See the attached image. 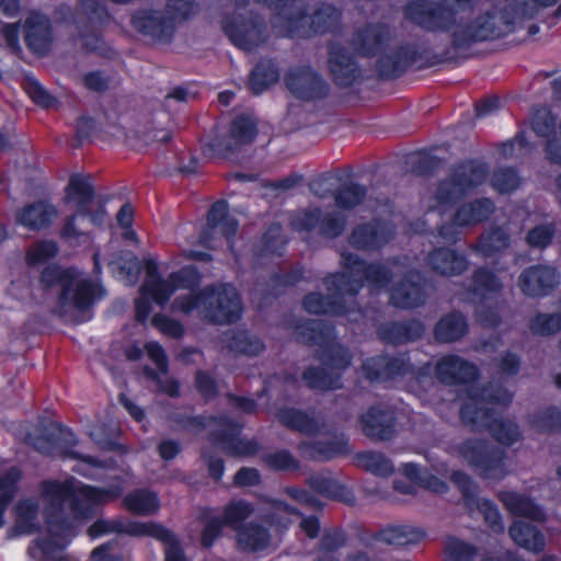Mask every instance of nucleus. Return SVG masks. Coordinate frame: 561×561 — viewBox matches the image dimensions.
Wrapping results in <instances>:
<instances>
[{"mask_svg": "<svg viewBox=\"0 0 561 561\" xmlns=\"http://www.w3.org/2000/svg\"><path fill=\"white\" fill-rule=\"evenodd\" d=\"M425 535L421 527L398 524L383 527L375 535V539L388 546L403 547L421 542Z\"/></svg>", "mask_w": 561, "mask_h": 561, "instance_id": "nucleus-32", "label": "nucleus"}, {"mask_svg": "<svg viewBox=\"0 0 561 561\" xmlns=\"http://www.w3.org/2000/svg\"><path fill=\"white\" fill-rule=\"evenodd\" d=\"M25 43L33 53L46 55L53 43L51 24L46 15L36 11L28 14L25 20Z\"/></svg>", "mask_w": 561, "mask_h": 561, "instance_id": "nucleus-26", "label": "nucleus"}, {"mask_svg": "<svg viewBox=\"0 0 561 561\" xmlns=\"http://www.w3.org/2000/svg\"><path fill=\"white\" fill-rule=\"evenodd\" d=\"M21 472L12 467L5 473L0 474V527L3 525V514L7 505L14 494V484L20 479Z\"/></svg>", "mask_w": 561, "mask_h": 561, "instance_id": "nucleus-54", "label": "nucleus"}, {"mask_svg": "<svg viewBox=\"0 0 561 561\" xmlns=\"http://www.w3.org/2000/svg\"><path fill=\"white\" fill-rule=\"evenodd\" d=\"M424 263L430 271L444 277L459 276L469 268L467 256L448 247L431 250L424 257Z\"/></svg>", "mask_w": 561, "mask_h": 561, "instance_id": "nucleus-25", "label": "nucleus"}, {"mask_svg": "<svg viewBox=\"0 0 561 561\" xmlns=\"http://www.w3.org/2000/svg\"><path fill=\"white\" fill-rule=\"evenodd\" d=\"M341 273L328 276L325 284L329 289L333 287L340 294L356 296L364 287V282L375 288H385L389 282L404 272L405 265L398 260L366 263L357 254L342 251L340 254Z\"/></svg>", "mask_w": 561, "mask_h": 561, "instance_id": "nucleus-5", "label": "nucleus"}, {"mask_svg": "<svg viewBox=\"0 0 561 561\" xmlns=\"http://www.w3.org/2000/svg\"><path fill=\"white\" fill-rule=\"evenodd\" d=\"M512 243L511 233L505 226H492L480 234L470 250L484 259L506 251Z\"/></svg>", "mask_w": 561, "mask_h": 561, "instance_id": "nucleus-28", "label": "nucleus"}, {"mask_svg": "<svg viewBox=\"0 0 561 561\" xmlns=\"http://www.w3.org/2000/svg\"><path fill=\"white\" fill-rule=\"evenodd\" d=\"M371 365L385 368V380L405 375L412 370V365L405 354L393 357L381 355L380 359L373 362Z\"/></svg>", "mask_w": 561, "mask_h": 561, "instance_id": "nucleus-53", "label": "nucleus"}, {"mask_svg": "<svg viewBox=\"0 0 561 561\" xmlns=\"http://www.w3.org/2000/svg\"><path fill=\"white\" fill-rule=\"evenodd\" d=\"M495 211V204L486 197L476 198L460 205L453 216L457 227L476 226L488 220Z\"/></svg>", "mask_w": 561, "mask_h": 561, "instance_id": "nucleus-30", "label": "nucleus"}, {"mask_svg": "<svg viewBox=\"0 0 561 561\" xmlns=\"http://www.w3.org/2000/svg\"><path fill=\"white\" fill-rule=\"evenodd\" d=\"M328 277L324 278L325 283ZM329 295L324 296L321 293H311L304 299L302 306L309 313H331V314H343L347 311L345 307V297H350L348 294H340L333 287L329 289L324 284Z\"/></svg>", "mask_w": 561, "mask_h": 561, "instance_id": "nucleus-29", "label": "nucleus"}, {"mask_svg": "<svg viewBox=\"0 0 561 561\" xmlns=\"http://www.w3.org/2000/svg\"><path fill=\"white\" fill-rule=\"evenodd\" d=\"M164 11L169 18H174V24L187 20L197 13L194 0H167Z\"/></svg>", "mask_w": 561, "mask_h": 561, "instance_id": "nucleus-61", "label": "nucleus"}, {"mask_svg": "<svg viewBox=\"0 0 561 561\" xmlns=\"http://www.w3.org/2000/svg\"><path fill=\"white\" fill-rule=\"evenodd\" d=\"M310 486L318 493L341 501L352 503L354 496L328 472H319L309 477Z\"/></svg>", "mask_w": 561, "mask_h": 561, "instance_id": "nucleus-44", "label": "nucleus"}, {"mask_svg": "<svg viewBox=\"0 0 561 561\" xmlns=\"http://www.w3.org/2000/svg\"><path fill=\"white\" fill-rule=\"evenodd\" d=\"M94 197V190L85 176L73 175L66 187V199L73 202L79 216L88 215V205Z\"/></svg>", "mask_w": 561, "mask_h": 561, "instance_id": "nucleus-41", "label": "nucleus"}, {"mask_svg": "<svg viewBox=\"0 0 561 561\" xmlns=\"http://www.w3.org/2000/svg\"><path fill=\"white\" fill-rule=\"evenodd\" d=\"M400 471L409 479L414 481L417 485L423 486L435 493H444L448 486L446 482L438 479L435 476L428 473L425 469L419 467L415 463H404Z\"/></svg>", "mask_w": 561, "mask_h": 561, "instance_id": "nucleus-47", "label": "nucleus"}, {"mask_svg": "<svg viewBox=\"0 0 561 561\" xmlns=\"http://www.w3.org/2000/svg\"><path fill=\"white\" fill-rule=\"evenodd\" d=\"M242 214V206L234 201L220 199L213 204L208 211L207 224L201 230L198 243L213 249L221 238H225L229 244L234 259L239 261L242 253L236 249L233 237L238 230V220L230 213Z\"/></svg>", "mask_w": 561, "mask_h": 561, "instance_id": "nucleus-9", "label": "nucleus"}, {"mask_svg": "<svg viewBox=\"0 0 561 561\" xmlns=\"http://www.w3.org/2000/svg\"><path fill=\"white\" fill-rule=\"evenodd\" d=\"M147 277L142 283V291L149 294L157 305H164L178 288H191L201 283V274L194 265H188L171 273L167 279L158 274L153 261L146 263Z\"/></svg>", "mask_w": 561, "mask_h": 561, "instance_id": "nucleus-12", "label": "nucleus"}, {"mask_svg": "<svg viewBox=\"0 0 561 561\" xmlns=\"http://www.w3.org/2000/svg\"><path fill=\"white\" fill-rule=\"evenodd\" d=\"M530 424L536 431L542 433L561 430V411L558 409L538 411L530 416Z\"/></svg>", "mask_w": 561, "mask_h": 561, "instance_id": "nucleus-55", "label": "nucleus"}, {"mask_svg": "<svg viewBox=\"0 0 561 561\" xmlns=\"http://www.w3.org/2000/svg\"><path fill=\"white\" fill-rule=\"evenodd\" d=\"M474 8L476 0H415L405 5L404 14L425 31L450 33L456 47L504 36L517 23L536 15L535 4L527 0H508L503 10L492 9L465 22V15Z\"/></svg>", "mask_w": 561, "mask_h": 561, "instance_id": "nucleus-1", "label": "nucleus"}, {"mask_svg": "<svg viewBox=\"0 0 561 561\" xmlns=\"http://www.w3.org/2000/svg\"><path fill=\"white\" fill-rule=\"evenodd\" d=\"M560 284V273L556 267L536 264L525 268L517 278V287L529 298L547 296Z\"/></svg>", "mask_w": 561, "mask_h": 561, "instance_id": "nucleus-18", "label": "nucleus"}, {"mask_svg": "<svg viewBox=\"0 0 561 561\" xmlns=\"http://www.w3.org/2000/svg\"><path fill=\"white\" fill-rule=\"evenodd\" d=\"M69 482L45 481L42 483V497L45 502V516L49 536L36 540L30 547L28 553L35 561H68L65 547L72 534L71 518L88 515L89 508L81 505L80 500L72 493Z\"/></svg>", "mask_w": 561, "mask_h": 561, "instance_id": "nucleus-2", "label": "nucleus"}, {"mask_svg": "<svg viewBox=\"0 0 561 561\" xmlns=\"http://www.w3.org/2000/svg\"><path fill=\"white\" fill-rule=\"evenodd\" d=\"M284 80L288 91L302 101L320 100L329 93V84L324 78L310 66L289 68Z\"/></svg>", "mask_w": 561, "mask_h": 561, "instance_id": "nucleus-16", "label": "nucleus"}, {"mask_svg": "<svg viewBox=\"0 0 561 561\" xmlns=\"http://www.w3.org/2000/svg\"><path fill=\"white\" fill-rule=\"evenodd\" d=\"M119 534H127L136 537L150 536L161 541H169L171 539V531L154 523H125L121 520Z\"/></svg>", "mask_w": 561, "mask_h": 561, "instance_id": "nucleus-50", "label": "nucleus"}, {"mask_svg": "<svg viewBox=\"0 0 561 561\" xmlns=\"http://www.w3.org/2000/svg\"><path fill=\"white\" fill-rule=\"evenodd\" d=\"M105 295L104 289L83 273L75 270L65 280L58 297V308L61 316L71 311L85 312L96 300Z\"/></svg>", "mask_w": 561, "mask_h": 561, "instance_id": "nucleus-13", "label": "nucleus"}, {"mask_svg": "<svg viewBox=\"0 0 561 561\" xmlns=\"http://www.w3.org/2000/svg\"><path fill=\"white\" fill-rule=\"evenodd\" d=\"M424 333V325L419 320L407 322H389L378 330L381 340L391 344H404L420 339Z\"/></svg>", "mask_w": 561, "mask_h": 561, "instance_id": "nucleus-35", "label": "nucleus"}, {"mask_svg": "<svg viewBox=\"0 0 561 561\" xmlns=\"http://www.w3.org/2000/svg\"><path fill=\"white\" fill-rule=\"evenodd\" d=\"M508 535L517 546L527 551L540 553L545 550V536L537 527L530 524L516 520L510 526Z\"/></svg>", "mask_w": 561, "mask_h": 561, "instance_id": "nucleus-38", "label": "nucleus"}, {"mask_svg": "<svg viewBox=\"0 0 561 561\" xmlns=\"http://www.w3.org/2000/svg\"><path fill=\"white\" fill-rule=\"evenodd\" d=\"M451 481L462 493L465 503L470 511L481 513L493 533H504L505 526L497 506L492 501L479 496V485L470 476L462 471H456L451 474Z\"/></svg>", "mask_w": 561, "mask_h": 561, "instance_id": "nucleus-14", "label": "nucleus"}, {"mask_svg": "<svg viewBox=\"0 0 561 561\" xmlns=\"http://www.w3.org/2000/svg\"><path fill=\"white\" fill-rule=\"evenodd\" d=\"M401 275L402 278L390 289V304L401 309H411L423 305L426 295L421 284V274L416 271H408L404 267Z\"/></svg>", "mask_w": 561, "mask_h": 561, "instance_id": "nucleus-23", "label": "nucleus"}, {"mask_svg": "<svg viewBox=\"0 0 561 561\" xmlns=\"http://www.w3.org/2000/svg\"><path fill=\"white\" fill-rule=\"evenodd\" d=\"M478 367L467 359L448 354L435 364L434 375L444 385L458 386L473 381L478 377Z\"/></svg>", "mask_w": 561, "mask_h": 561, "instance_id": "nucleus-24", "label": "nucleus"}, {"mask_svg": "<svg viewBox=\"0 0 561 561\" xmlns=\"http://www.w3.org/2000/svg\"><path fill=\"white\" fill-rule=\"evenodd\" d=\"M297 339L302 343L318 344L323 348L319 358L324 367H312L305 371L304 380L307 386L320 390L340 388V370L350 366L351 355L335 341L332 329L317 320L307 321L297 328Z\"/></svg>", "mask_w": 561, "mask_h": 561, "instance_id": "nucleus-4", "label": "nucleus"}, {"mask_svg": "<svg viewBox=\"0 0 561 561\" xmlns=\"http://www.w3.org/2000/svg\"><path fill=\"white\" fill-rule=\"evenodd\" d=\"M366 194L364 185L346 182L334 193L335 205L342 209H352L364 202Z\"/></svg>", "mask_w": 561, "mask_h": 561, "instance_id": "nucleus-49", "label": "nucleus"}, {"mask_svg": "<svg viewBox=\"0 0 561 561\" xmlns=\"http://www.w3.org/2000/svg\"><path fill=\"white\" fill-rule=\"evenodd\" d=\"M266 466L274 470L291 471L299 468V461L287 450H277L263 457Z\"/></svg>", "mask_w": 561, "mask_h": 561, "instance_id": "nucleus-62", "label": "nucleus"}, {"mask_svg": "<svg viewBox=\"0 0 561 561\" xmlns=\"http://www.w3.org/2000/svg\"><path fill=\"white\" fill-rule=\"evenodd\" d=\"M393 39L392 28L382 22L365 23L353 33L351 44L362 56H375L381 53Z\"/></svg>", "mask_w": 561, "mask_h": 561, "instance_id": "nucleus-20", "label": "nucleus"}, {"mask_svg": "<svg viewBox=\"0 0 561 561\" xmlns=\"http://www.w3.org/2000/svg\"><path fill=\"white\" fill-rule=\"evenodd\" d=\"M245 147V114L234 116L225 130H215L211 138L204 145L215 156L229 161H238Z\"/></svg>", "mask_w": 561, "mask_h": 561, "instance_id": "nucleus-15", "label": "nucleus"}, {"mask_svg": "<svg viewBox=\"0 0 561 561\" xmlns=\"http://www.w3.org/2000/svg\"><path fill=\"white\" fill-rule=\"evenodd\" d=\"M534 334L550 336L561 331V312L538 313L529 321Z\"/></svg>", "mask_w": 561, "mask_h": 561, "instance_id": "nucleus-52", "label": "nucleus"}, {"mask_svg": "<svg viewBox=\"0 0 561 561\" xmlns=\"http://www.w3.org/2000/svg\"><path fill=\"white\" fill-rule=\"evenodd\" d=\"M57 214L55 206L39 201L21 208L15 215V221L30 230H39L47 227Z\"/></svg>", "mask_w": 561, "mask_h": 561, "instance_id": "nucleus-34", "label": "nucleus"}, {"mask_svg": "<svg viewBox=\"0 0 561 561\" xmlns=\"http://www.w3.org/2000/svg\"><path fill=\"white\" fill-rule=\"evenodd\" d=\"M15 520L12 527V536L26 535L41 528L39 505L33 499L21 500L15 505Z\"/></svg>", "mask_w": 561, "mask_h": 561, "instance_id": "nucleus-36", "label": "nucleus"}, {"mask_svg": "<svg viewBox=\"0 0 561 561\" xmlns=\"http://www.w3.org/2000/svg\"><path fill=\"white\" fill-rule=\"evenodd\" d=\"M450 454L474 468L483 479L499 481L508 473L506 451L485 439L467 438L454 443Z\"/></svg>", "mask_w": 561, "mask_h": 561, "instance_id": "nucleus-7", "label": "nucleus"}, {"mask_svg": "<svg viewBox=\"0 0 561 561\" xmlns=\"http://www.w3.org/2000/svg\"><path fill=\"white\" fill-rule=\"evenodd\" d=\"M444 551L448 561H473L476 549L455 538L447 537L444 541Z\"/></svg>", "mask_w": 561, "mask_h": 561, "instance_id": "nucleus-57", "label": "nucleus"}, {"mask_svg": "<svg viewBox=\"0 0 561 561\" xmlns=\"http://www.w3.org/2000/svg\"><path fill=\"white\" fill-rule=\"evenodd\" d=\"M468 329L466 318L453 312L444 316L435 327V339L442 343H450L461 339Z\"/></svg>", "mask_w": 561, "mask_h": 561, "instance_id": "nucleus-43", "label": "nucleus"}, {"mask_svg": "<svg viewBox=\"0 0 561 561\" xmlns=\"http://www.w3.org/2000/svg\"><path fill=\"white\" fill-rule=\"evenodd\" d=\"M28 445L46 456H60L81 460L76 470L84 476H90L89 470L82 468L83 465L95 468H104L106 463L94 457L81 455L70 449L77 440L75 434L61 427L58 424H50L41 434L31 433L25 437Z\"/></svg>", "mask_w": 561, "mask_h": 561, "instance_id": "nucleus-8", "label": "nucleus"}, {"mask_svg": "<svg viewBox=\"0 0 561 561\" xmlns=\"http://www.w3.org/2000/svg\"><path fill=\"white\" fill-rule=\"evenodd\" d=\"M213 9L221 15V27L230 42L245 50V0H215Z\"/></svg>", "mask_w": 561, "mask_h": 561, "instance_id": "nucleus-19", "label": "nucleus"}, {"mask_svg": "<svg viewBox=\"0 0 561 561\" xmlns=\"http://www.w3.org/2000/svg\"><path fill=\"white\" fill-rule=\"evenodd\" d=\"M533 130L540 137H550L556 131V118L550 110L540 106L535 110L531 121Z\"/></svg>", "mask_w": 561, "mask_h": 561, "instance_id": "nucleus-60", "label": "nucleus"}, {"mask_svg": "<svg viewBox=\"0 0 561 561\" xmlns=\"http://www.w3.org/2000/svg\"><path fill=\"white\" fill-rule=\"evenodd\" d=\"M289 224L298 232L314 233L333 240L343 234L347 219L336 210L324 211L320 207H306L293 211Z\"/></svg>", "mask_w": 561, "mask_h": 561, "instance_id": "nucleus-11", "label": "nucleus"}, {"mask_svg": "<svg viewBox=\"0 0 561 561\" xmlns=\"http://www.w3.org/2000/svg\"><path fill=\"white\" fill-rule=\"evenodd\" d=\"M75 268L64 270L59 266H47L41 275V284L45 288L58 285L60 290L64 288L65 280L72 275Z\"/></svg>", "mask_w": 561, "mask_h": 561, "instance_id": "nucleus-64", "label": "nucleus"}, {"mask_svg": "<svg viewBox=\"0 0 561 561\" xmlns=\"http://www.w3.org/2000/svg\"><path fill=\"white\" fill-rule=\"evenodd\" d=\"M134 27L154 41L168 43L175 33L174 18H169L164 10H139L133 18Z\"/></svg>", "mask_w": 561, "mask_h": 561, "instance_id": "nucleus-22", "label": "nucleus"}, {"mask_svg": "<svg viewBox=\"0 0 561 561\" xmlns=\"http://www.w3.org/2000/svg\"><path fill=\"white\" fill-rule=\"evenodd\" d=\"M416 53L413 47L407 45L393 50L391 54L378 60V70L385 78L400 76L411 64L415 61Z\"/></svg>", "mask_w": 561, "mask_h": 561, "instance_id": "nucleus-39", "label": "nucleus"}, {"mask_svg": "<svg viewBox=\"0 0 561 561\" xmlns=\"http://www.w3.org/2000/svg\"><path fill=\"white\" fill-rule=\"evenodd\" d=\"M329 67L336 84L351 85L359 76L355 59L339 44H332L329 49Z\"/></svg>", "mask_w": 561, "mask_h": 561, "instance_id": "nucleus-27", "label": "nucleus"}, {"mask_svg": "<svg viewBox=\"0 0 561 561\" xmlns=\"http://www.w3.org/2000/svg\"><path fill=\"white\" fill-rule=\"evenodd\" d=\"M488 173L486 164L478 161H466L454 165L435 192L436 204L447 205L462 198L484 183Z\"/></svg>", "mask_w": 561, "mask_h": 561, "instance_id": "nucleus-10", "label": "nucleus"}, {"mask_svg": "<svg viewBox=\"0 0 561 561\" xmlns=\"http://www.w3.org/2000/svg\"><path fill=\"white\" fill-rule=\"evenodd\" d=\"M393 237L392 225L374 219L354 226L347 237V242L356 250L374 252L388 244Z\"/></svg>", "mask_w": 561, "mask_h": 561, "instance_id": "nucleus-17", "label": "nucleus"}, {"mask_svg": "<svg viewBox=\"0 0 561 561\" xmlns=\"http://www.w3.org/2000/svg\"><path fill=\"white\" fill-rule=\"evenodd\" d=\"M499 499L504 507L513 515L523 516L538 523H543L547 518L543 510L524 494L513 491H502L499 494Z\"/></svg>", "mask_w": 561, "mask_h": 561, "instance_id": "nucleus-33", "label": "nucleus"}, {"mask_svg": "<svg viewBox=\"0 0 561 561\" xmlns=\"http://www.w3.org/2000/svg\"><path fill=\"white\" fill-rule=\"evenodd\" d=\"M279 72L272 60H261L252 70L250 84L252 92L261 94L278 81Z\"/></svg>", "mask_w": 561, "mask_h": 561, "instance_id": "nucleus-45", "label": "nucleus"}, {"mask_svg": "<svg viewBox=\"0 0 561 561\" xmlns=\"http://www.w3.org/2000/svg\"><path fill=\"white\" fill-rule=\"evenodd\" d=\"M277 417L283 425L306 435H313L323 426L316 416L295 409H283L278 412Z\"/></svg>", "mask_w": 561, "mask_h": 561, "instance_id": "nucleus-40", "label": "nucleus"}, {"mask_svg": "<svg viewBox=\"0 0 561 561\" xmlns=\"http://www.w3.org/2000/svg\"><path fill=\"white\" fill-rule=\"evenodd\" d=\"M174 311L190 313L198 311L201 317L214 324L225 325L242 317L243 304L237 289L230 284L206 286L196 294L180 296L172 302Z\"/></svg>", "mask_w": 561, "mask_h": 561, "instance_id": "nucleus-6", "label": "nucleus"}, {"mask_svg": "<svg viewBox=\"0 0 561 561\" xmlns=\"http://www.w3.org/2000/svg\"><path fill=\"white\" fill-rule=\"evenodd\" d=\"M23 89L27 95L42 107H53L56 99L33 77H25Z\"/></svg>", "mask_w": 561, "mask_h": 561, "instance_id": "nucleus-59", "label": "nucleus"}, {"mask_svg": "<svg viewBox=\"0 0 561 561\" xmlns=\"http://www.w3.org/2000/svg\"><path fill=\"white\" fill-rule=\"evenodd\" d=\"M242 426L228 417H221L214 436L222 450L230 456H241L245 453V444L240 438Z\"/></svg>", "mask_w": 561, "mask_h": 561, "instance_id": "nucleus-37", "label": "nucleus"}, {"mask_svg": "<svg viewBox=\"0 0 561 561\" xmlns=\"http://www.w3.org/2000/svg\"><path fill=\"white\" fill-rule=\"evenodd\" d=\"M503 289V283L500 277L488 267H478L471 276L470 291L472 295L484 299L492 295H497Z\"/></svg>", "mask_w": 561, "mask_h": 561, "instance_id": "nucleus-42", "label": "nucleus"}, {"mask_svg": "<svg viewBox=\"0 0 561 561\" xmlns=\"http://www.w3.org/2000/svg\"><path fill=\"white\" fill-rule=\"evenodd\" d=\"M57 245L54 241H41L33 244L26 255L30 265H39L57 253Z\"/></svg>", "mask_w": 561, "mask_h": 561, "instance_id": "nucleus-63", "label": "nucleus"}, {"mask_svg": "<svg viewBox=\"0 0 561 561\" xmlns=\"http://www.w3.org/2000/svg\"><path fill=\"white\" fill-rule=\"evenodd\" d=\"M298 448L304 457L314 460H330L350 451L347 438L343 434L327 442H304Z\"/></svg>", "mask_w": 561, "mask_h": 561, "instance_id": "nucleus-31", "label": "nucleus"}, {"mask_svg": "<svg viewBox=\"0 0 561 561\" xmlns=\"http://www.w3.org/2000/svg\"><path fill=\"white\" fill-rule=\"evenodd\" d=\"M272 545L270 530L255 522L248 525V551L260 552L267 550Z\"/></svg>", "mask_w": 561, "mask_h": 561, "instance_id": "nucleus-56", "label": "nucleus"}, {"mask_svg": "<svg viewBox=\"0 0 561 561\" xmlns=\"http://www.w3.org/2000/svg\"><path fill=\"white\" fill-rule=\"evenodd\" d=\"M356 462L358 467L378 477L386 478L394 472L392 461L378 451L359 453Z\"/></svg>", "mask_w": 561, "mask_h": 561, "instance_id": "nucleus-46", "label": "nucleus"}, {"mask_svg": "<svg viewBox=\"0 0 561 561\" xmlns=\"http://www.w3.org/2000/svg\"><path fill=\"white\" fill-rule=\"evenodd\" d=\"M513 393L500 383L490 382L481 388H472L460 409L461 422L473 431L489 430L493 438L502 445L511 446L522 438L516 422L496 419L490 404L506 407Z\"/></svg>", "mask_w": 561, "mask_h": 561, "instance_id": "nucleus-3", "label": "nucleus"}, {"mask_svg": "<svg viewBox=\"0 0 561 561\" xmlns=\"http://www.w3.org/2000/svg\"><path fill=\"white\" fill-rule=\"evenodd\" d=\"M126 508L138 515H150L158 511L159 501L153 492L137 490L124 499Z\"/></svg>", "mask_w": 561, "mask_h": 561, "instance_id": "nucleus-48", "label": "nucleus"}, {"mask_svg": "<svg viewBox=\"0 0 561 561\" xmlns=\"http://www.w3.org/2000/svg\"><path fill=\"white\" fill-rule=\"evenodd\" d=\"M359 424L363 434L375 442H387L396 435V415L387 407H370L360 414Z\"/></svg>", "mask_w": 561, "mask_h": 561, "instance_id": "nucleus-21", "label": "nucleus"}, {"mask_svg": "<svg viewBox=\"0 0 561 561\" xmlns=\"http://www.w3.org/2000/svg\"><path fill=\"white\" fill-rule=\"evenodd\" d=\"M490 184L496 192L510 194L519 186L520 176L514 168H499L493 172Z\"/></svg>", "mask_w": 561, "mask_h": 561, "instance_id": "nucleus-51", "label": "nucleus"}, {"mask_svg": "<svg viewBox=\"0 0 561 561\" xmlns=\"http://www.w3.org/2000/svg\"><path fill=\"white\" fill-rule=\"evenodd\" d=\"M556 233V227L551 222L540 224L533 227L526 234L525 241L533 249L547 248Z\"/></svg>", "mask_w": 561, "mask_h": 561, "instance_id": "nucleus-58", "label": "nucleus"}]
</instances>
